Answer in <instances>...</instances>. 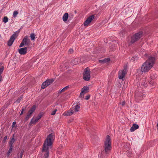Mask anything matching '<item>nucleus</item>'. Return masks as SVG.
<instances>
[{
  "label": "nucleus",
  "mask_w": 158,
  "mask_h": 158,
  "mask_svg": "<svg viewBox=\"0 0 158 158\" xmlns=\"http://www.w3.org/2000/svg\"><path fill=\"white\" fill-rule=\"evenodd\" d=\"M54 139L55 136L52 134L48 135L45 139L42 148L43 152L45 153L44 154V158H47L48 156L49 150L52 148Z\"/></svg>",
  "instance_id": "f257e3e1"
},
{
  "label": "nucleus",
  "mask_w": 158,
  "mask_h": 158,
  "mask_svg": "<svg viewBox=\"0 0 158 158\" xmlns=\"http://www.w3.org/2000/svg\"><path fill=\"white\" fill-rule=\"evenodd\" d=\"M155 58L150 56L148 59L142 64L141 70L142 72H146L149 71L155 63Z\"/></svg>",
  "instance_id": "f03ea898"
},
{
  "label": "nucleus",
  "mask_w": 158,
  "mask_h": 158,
  "mask_svg": "<svg viewBox=\"0 0 158 158\" xmlns=\"http://www.w3.org/2000/svg\"><path fill=\"white\" fill-rule=\"evenodd\" d=\"M104 150L103 152L105 153V156H108L111 149V139L109 135L106 136V138L104 142Z\"/></svg>",
  "instance_id": "7ed1b4c3"
},
{
  "label": "nucleus",
  "mask_w": 158,
  "mask_h": 158,
  "mask_svg": "<svg viewBox=\"0 0 158 158\" xmlns=\"http://www.w3.org/2000/svg\"><path fill=\"white\" fill-rule=\"evenodd\" d=\"M143 36L142 32H139L135 34L131 37V43L132 44L138 41Z\"/></svg>",
  "instance_id": "20e7f679"
},
{
  "label": "nucleus",
  "mask_w": 158,
  "mask_h": 158,
  "mask_svg": "<svg viewBox=\"0 0 158 158\" xmlns=\"http://www.w3.org/2000/svg\"><path fill=\"white\" fill-rule=\"evenodd\" d=\"M90 71L88 67L85 68L83 75L84 79L86 81H89L90 79Z\"/></svg>",
  "instance_id": "39448f33"
},
{
  "label": "nucleus",
  "mask_w": 158,
  "mask_h": 158,
  "mask_svg": "<svg viewBox=\"0 0 158 158\" xmlns=\"http://www.w3.org/2000/svg\"><path fill=\"white\" fill-rule=\"evenodd\" d=\"M127 73V69L125 68L123 70H120L118 73V78L120 79L123 80L124 76Z\"/></svg>",
  "instance_id": "423d86ee"
},
{
  "label": "nucleus",
  "mask_w": 158,
  "mask_h": 158,
  "mask_svg": "<svg viewBox=\"0 0 158 158\" xmlns=\"http://www.w3.org/2000/svg\"><path fill=\"white\" fill-rule=\"evenodd\" d=\"M94 15H91L87 18V19L85 21L84 25L85 26L87 27L94 19Z\"/></svg>",
  "instance_id": "0eeeda50"
},
{
  "label": "nucleus",
  "mask_w": 158,
  "mask_h": 158,
  "mask_svg": "<svg viewBox=\"0 0 158 158\" xmlns=\"http://www.w3.org/2000/svg\"><path fill=\"white\" fill-rule=\"evenodd\" d=\"M16 38V34L15 33L13 34L11 36L7 43V45L9 46H10L11 45H12Z\"/></svg>",
  "instance_id": "6e6552de"
},
{
  "label": "nucleus",
  "mask_w": 158,
  "mask_h": 158,
  "mask_svg": "<svg viewBox=\"0 0 158 158\" xmlns=\"http://www.w3.org/2000/svg\"><path fill=\"white\" fill-rule=\"evenodd\" d=\"M42 114L40 113L38 115L35 119H32L31 120L29 123V125H31L33 124H35L42 117Z\"/></svg>",
  "instance_id": "1a4fd4ad"
},
{
  "label": "nucleus",
  "mask_w": 158,
  "mask_h": 158,
  "mask_svg": "<svg viewBox=\"0 0 158 158\" xmlns=\"http://www.w3.org/2000/svg\"><path fill=\"white\" fill-rule=\"evenodd\" d=\"M89 89V88L88 87L86 86L83 87L80 95V97L81 98H83L84 94L88 92V90Z\"/></svg>",
  "instance_id": "9d476101"
},
{
  "label": "nucleus",
  "mask_w": 158,
  "mask_h": 158,
  "mask_svg": "<svg viewBox=\"0 0 158 158\" xmlns=\"http://www.w3.org/2000/svg\"><path fill=\"white\" fill-rule=\"evenodd\" d=\"M35 107L34 106H33L28 111V113L27 114V116L26 117V118L27 119H28L30 117L31 114L33 113L35 111Z\"/></svg>",
  "instance_id": "9b49d317"
},
{
  "label": "nucleus",
  "mask_w": 158,
  "mask_h": 158,
  "mask_svg": "<svg viewBox=\"0 0 158 158\" xmlns=\"http://www.w3.org/2000/svg\"><path fill=\"white\" fill-rule=\"evenodd\" d=\"M27 48L25 47L20 48L19 50V54L21 55H24L27 53Z\"/></svg>",
  "instance_id": "f8f14e48"
},
{
  "label": "nucleus",
  "mask_w": 158,
  "mask_h": 158,
  "mask_svg": "<svg viewBox=\"0 0 158 158\" xmlns=\"http://www.w3.org/2000/svg\"><path fill=\"white\" fill-rule=\"evenodd\" d=\"M73 113V110H70L65 112L63 114V115L65 116H69L72 115Z\"/></svg>",
  "instance_id": "ddd939ff"
},
{
  "label": "nucleus",
  "mask_w": 158,
  "mask_h": 158,
  "mask_svg": "<svg viewBox=\"0 0 158 158\" xmlns=\"http://www.w3.org/2000/svg\"><path fill=\"white\" fill-rule=\"evenodd\" d=\"M135 96L137 97H138L139 99H141L142 98L145 97L146 95L141 92H137L135 94Z\"/></svg>",
  "instance_id": "4468645a"
},
{
  "label": "nucleus",
  "mask_w": 158,
  "mask_h": 158,
  "mask_svg": "<svg viewBox=\"0 0 158 158\" xmlns=\"http://www.w3.org/2000/svg\"><path fill=\"white\" fill-rule=\"evenodd\" d=\"M24 42L25 45H28L30 42V40L27 36H25L22 41Z\"/></svg>",
  "instance_id": "2eb2a0df"
},
{
  "label": "nucleus",
  "mask_w": 158,
  "mask_h": 158,
  "mask_svg": "<svg viewBox=\"0 0 158 158\" xmlns=\"http://www.w3.org/2000/svg\"><path fill=\"white\" fill-rule=\"evenodd\" d=\"M139 126L137 124H134L130 128V131L131 132L134 131L135 130L139 128Z\"/></svg>",
  "instance_id": "dca6fc26"
},
{
  "label": "nucleus",
  "mask_w": 158,
  "mask_h": 158,
  "mask_svg": "<svg viewBox=\"0 0 158 158\" xmlns=\"http://www.w3.org/2000/svg\"><path fill=\"white\" fill-rule=\"evenodd\" d=\"M24 152L23 150H22L20 152L18 153L17 155L14 158H22Z\"/></svg>",
  "instance_id": "f3484780"
},
{
  "label": "nucleus",
  "mask_w": 158,
  "mask_h": 158,
  "mask_svg": "<svg viewBox=\"0 0 158 158\" xmlns=\"http://www.w3.org/2000/svg\"><path fill=\"white\" fill-rule=\"evenodd\" d=\"M69 14L68 13H65L63 15L62 18L64 22H66L68 19Z\"/></svg>",
  "instance_id": "a211bd4d"
},
{
  "label": "nucleus",
  "mask_w": 158,
  "mask_h": 158,
  "mask_svg": "<svg viewBox=\"0 0 158 158\" xmlns=\"http://www.w3.org/2000/svg\"><path fill=\"white\" fill-rule=\"evenodd\" d=\"M54 81V80L53 79H49L45 81L46 82V83L47 84V85L48 86L50 85L52 82H53Z\"/></svg>",
  "instance_id": "6ab92c4d"
},
{
  "label": "nucleus",
  "mask_w": 158,
  "mask_h": 158,
  "mask_svg": "<svg viewBox=\"0 0 158 158\" xmlns=\"http://www.w3.org/2000/svg\"><path fill=\"white\" fill-rule=\"evenodd\" d=\"M110 61V59L109 58H105L102 60H99V62L100 63H104Z\"/></svg>",
  "instance_id": "aec40b11"
},
{
  "label": "nucleus",
  "mask_w": 158,
  "mask_h": 158,
  "mask_svg": "<svg viewBox=\"0 0 158 158\" xmlns=\"http://www.w3.org/2000/svg\"><path fill=\"white\" fill-rule=\"evenodd\" d=\"M74 108L73 109V110L74 112L75 111V112H77L79 110L80 108V106L78 105H76L74 107Z\"/></svg>",
  "instance_id": "412c9836"
},
{
  "label": "nucleus",
  "mask_w": 158,
  "mask_h": 158,
  "mask_svg": "<svg viewBox=\"0 0 158 158\" xmlns=\"http://www.w3.org/2000/svg\"><path fill=\"white\" fill-rule=\"evenodd\" d=\"M117 47L115 44H113L110 47V51H114L115 49Z\"/></svg>",
  "instance_id": "4be33fe9"
},
{
  "label": "nucleus",
  "mask_w": 158,
  "mask_h": 158,
  "mask_svg": "<svg viewBox=\"0 0 158 158\" xmlns=\"http://www.w3.org/2000/svg\"><path fill=\"white\" fill-rule=\"evenodd\" d=\"M46 82L44 81L42 83L41 87L42 89H44L48 86Z\"/></svg>",
  "instance_id": "5701e85b"
},
{
  "label": "nucleus",
  "mask_w": 158,
  "mask_h": 158,
  "mask_svg": "<svg viewBox=\"0 0 158 158\" xmlns=\"http://www.w3.org/2000/svg\"><path fill=\"white\" fill-rule=\"evenodd\" d=\"M13 146H10V148L7 152V155L8 156H9L11 152L12 149H13Z\"/></svg>",
  "instance_id": "b1692460"
},
{
  "label": "nucleus",
  "mask_w": 158,
  "mask_h": 158,
  "mask_svg": "<svg viewBox=\"0 0 158 158\" xmlns=\"http://www.w3.org/2000/svg\"><path fill=\"white\" fill-rule=\"evenodd\" d=\"M19 14L18 12L17 11L15 10V11L13 13V17L14 18H15L17 17V15H18Z\"/></svg>",
  "instance_id": "393cba45"
},
{
  "label": "nucleus",
  "mask_w": 158,
  "mask_h": 158,
  "mask_svg": "<svg viewBox=\"0 0 158 158\" xmlns=\"http://www.w3.org/2000/svg\"><path fill=\"white\" fill-rule=\"evenodd\" d=\"M30 37L31 40H34L35 38V35L34 33H31L30 35Z\"/></svg>",
  "instance_id": "a878e982"
},
{
  "label": "nucleus",
  "mask_w": 158,
  "mask_h": 158,
  "mask_svg": "<svg viewBox=\"0 0 158 158\" xmlns=\"http://www.w3.org/2000/svg\"><path fill=\"white\" fill-rule=\"evenodd\" d=\"M15 141V139L14 138H12V139H11L9 143V144L10 146H12V145Z\"/></svg>",
  "instance_id": "bb28decb"
},
{
  "label": "nucleus",
  "mask_w": 158,
  "mask_h": 158,
  "mask_svg": "<svg viewBox=\"0 0 158 158\" xmlns=\"http://www.w3.org/2000/svg\"><path fill=\"white\" fill-rule=\"evenodd\" d=\"M8 18L6 16L4 17L3 19V22L4 23H6L8 22Z\"/></svg>",
  "instance_id": "cd10ccee"
},
{
  "label": "nucleus",
  "mask_w": 158,
  "mask_h": 158,
  "mask_svg": "<svg viewBox=\"0 0 158 158\" xmlns=\"http://www.w3.org/2000/svg\"><path fill=\"white\" fill-rule=\"evenodd\" d=\"M26 107L25 106L23 107L22 110L20 114V115H22L23 114V111H24L26 110Z\"/></svg>",
  "instance_id": "c85d7f7f"
},
{
  "label": "nucleus",
  "mask_w": 158,
  "mask_h": 158,
  "mask_svg": "<svg viewBox=\"0 0 158 158\" xmlns=\"http://www.w3.org/2000/svg\"><path fill=\"white\" fill-rule=\"evenodd\" d=\"M69 85L67 86L62 89V91H63V92H64L66 90H67V89L68 88H69Z\"/></svg>",
  "instance_id": "c756f323"
},
{
  "label": "nucleus",
  "mask_w": 158,
  "mask_h": 158,
  "mask_svg": "<svg viewBox=\"0 0 158 158\" xmlns=\"http://www.w3.org/2000/svg\"><path fill=\"white\" fill-rule=\"evenodd\" d=\"M69 53V54H72L73 52V50L72 49H70L68 51Z\"/></svg>",
  "instance_id": "7c9ffc66"
},
{
  "label": "nucleus",
  "mask_w": 158,
  "mask_h": 158,
  "mask_svg": "<svg viewBox=\"0 0 158 158\" xmlns=\"http://www.w3.org/2000/svg\"><path fill=\"white\" fill-rule=\"evenodd\" d=\"M56 111H57V110L55 109L52 112V113H51V115H54V114H55Z\"/></svg>",
  "instance_id": "2f4dec72"
},
{
  "label": "nucleus",
  "mask_w": 158,
  "mask_h": 158,
  "mask_svg": "<svg viewBox=\"0 0 158 158\" xmlns=\"http://www.w3.org/2000/svg\"><path fill=\"white\" fill-rule=\"evenodd\" d=\"M82 148V145L81 143H80L79 144L78 148H77V149L78 150H80Z\"/></svg>",
  "instance_id": "473e14b6"
},
{
  "label": "nucleus",
  "mask_w": 158,
  "mask_h": 158,
  "mask_svg": "<svg viewBox=\"0 0 158 158\" xmlns=\"http://www.w3.org/2000/svg\"><path fill=\"white\" fill-rule=\"evenodd\" d=\"M133 60L134 61H135V60H138V57L137 56H135L133 57Z\"/></svg>",
  "instance_id": "72a5a7b5"
},
{
  "label": "nucleus",
  "mask_w": 158,
  "mask_h": 158,
  "mask_svg": "<svg viewBox=\"0 0 158 158\" xmlns=\"http://www.w3.org/2000/svg\"><path fill=\"white\" fill-rule=\"evenodd\" d=\"M3 71V67H2L0 69V75H1V74L2 73Z\"/></svg>",
  "instance_id": "f704fd0d"
},
{
  "label": "nucleus",
  "mask_w": 158,
  "mask_h": 158,
  "mask_svg": "<svg viewBox=\"0 0 158 158\" xmlns=\"http://www.w3.org/2000/svg\"><path fill=\"white\" fill-rule=\"evenodd\" d=\"M24 45H25V44H24V42H23L22 41L19 46V47H22L24 46Z\"/></svg>",
  "instance_id": "c9c22d12"
},
{
  "label": "nucleus",
  "mask_w": 158,
  "mask_h": 158,
  "mask_svg": "<svg viewBox=\"0 0 158 158\" xmlns=\"http://www.w3.org/2000/svg\"><path fill=\"white\" fill-rule=\"evenodd\" d=\"M22 98L20 97L19 99H18V100H16V102L18 103H19L20 102V101H21V100H22Z\"/></svg>",
  "instance_id": "e433bc0d"
},
{
  "label": "nucleus",
  "mask_w": 158,
  "mask_h": 158,
  "mask_svg": "<svg viewBox=\"0 0 158 158\" xmlns=\"http://www.w3.org/2000/svg\"><path fill=\"white\" fill-rule=\"evenodd\" d=\"M89 98H90V95H88L86 96L85 97V99L86 100H88Z\"/></svg>",
  "instance_id": "4c0bfd02"
},
{
  "label": "nucleus",
  "mask_w": 158,
  "mask_h": 158,
  "mask_svg": "<svg viewBox=\"0 0 158 158\" xmlns=\"http://www.w3.org/2000/svg\"><path fill=\"white\" fill-rule=\"evenodd\" d=\"M120 104H121L122 106H124L125 104V102L124 101L122 102L121 103H120Z\"/></svg>",
  "instance_id": "58836bf2"
},
{
  "label": "nucleus",
  "mask_w": 158,
  "mask_h": 158,
  "mask_svg": "<svg viewBox=\"0 0 158 158\" xmlns=\"http://www.w3.org/2000/svg\"><path fill=\"white\" fill-rule=\"evenodd\" d=\"M16 124V122H15L14 121V122H13V123H12V127H14L15 125Z\"/></svg>",
  "instance_id": "ea45409f"
},
{
  "label": "nucleus",
  "mask_w": 158,
  "mask_h": 158,
  "mask_svg": "<svg viewBox=\"0 0 158 158\" xmlns=\"http://www.w3.org/2000/svg\"><path fill=\"white\" fill-rule=\"evenodd\" d=\"M2 80V76L0 75V83L1 82V81Z\"/></svg>",
  "instance_id": "a19ab883"
},
{
  "label": "nucleus",
  "mask_w": 158,
  "mask_h": 158,
  "mask_svg": "<svg viewBox=\"0 0 158 158\" xmlns=\"http://www.w3.org/2000/svg\"><path fill=\"white\" fill-rule=\"evenodd\" d=\"M62 92H63V91H62V90L61 89V90H59L58 93L59 94H60Z\"/></svg>",
  "instance_id": "79ce46f5"
},
{
  "label": "nucleus",
  "mask_w": 158,
  "mask_h": 158,
  "mask_svg": "<svg viewBox=\"0 0 158 158\" xmlns=\"http://www.w3.org/2000/svg\"><path fill=\"white\" fill-rule=\"evenodd\" d=\"M7 138V136H5L4 137V141H6V140Z\"/></svg>",
  "instance_id": "37998d69"
},
{
  "label": "nucleus",
  "mask_w": 158,
  "mask_h": 158,
  "mask_svg": "<svg viewBox=\"0 0 158 158\" xmlns=\"http://www.w3.org/2000/svg\"><path fill=\"white\" fill-rule=\"evenodd\" d=\"M142 85H144V83H142Z\"/></svg>",
  "instance_id": "c03bdc74"
},
{
  "label": "nucleus",
  "mask_w": 158,
  "mask_h": 158,
  "mask_svg": "<svg viewBox=\"0 0 158 158\" xmlns=\"http://www.w3.org/2000/svg\"><path fill=\"white\" fill-rule=\"evenodd\" d=\"M100 157H101V155L100 156Z\"/></svg>",
  "instance_id": "a18cd8bd"
}]
</instances>
